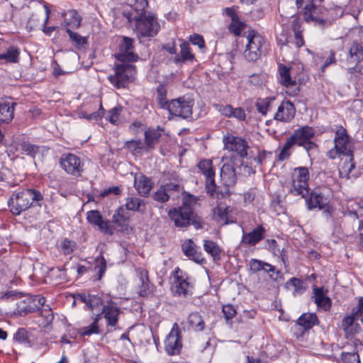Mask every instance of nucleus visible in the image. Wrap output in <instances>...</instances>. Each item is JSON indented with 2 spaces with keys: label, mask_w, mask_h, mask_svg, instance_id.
<instances>
[{
  "label": "nucleus",
  "mask_w": 363,
  "mask_h": 363,
  "mask_svg": "<svg viewBox=\"0 0 363 363\" xmlns=\"http://www.w3.org/2000/svg\"><path fill=\"white\" fill-rule=\"evenodd\" d=\"M194 100L185 96L170 100L167 109L172 116L189 119L192 117Z\"/></svg>",
  "instance_id": "obj_11"
},
{
  "label": "nucleus",
  "mask_w": 363,
  "mask_h": 363,
  "mask_svg": "<svg viewBox=\"0 0 363 363\" xmlns=\"http://www.w3.org/2000/svg\"><path fill=\"white\" fill-rule=\"evenodd\" d=\"M314 301L317 306L324 311H328L332 307V301L323 292V288H314L313 289Z\"/></svg>",
  "instance_id": "obj_31"
},
{
  "label": "nucleus",
  "mask_w": 363,
  "mask_h": 363,
  "mask_svg": "<svg viewBox=\"0 0 363 363\" xmlns=\"http://www.w3.org/2000/svg\"><path fill=\"white\" fill-rule=\"evenodd\" d=\"M245 24L241 22L240 19L231 21L228 26V30L231 33H233L235 36H239L241 34L242 30L245 28Z\"/></svg>",
  "instance_id": "obj_52"
},
{
  "label": "nucleus",
  "mask_w": 363,
  "mask_h": 363,
  "mask_svg": "<svg viewBox=\"0 0 363 363\" xmlns=\"http://www.w3.org/2000/svg\"><path fill=\"white\" fill-rule=\"evenodd\" d=\"M286 284L287 287H289V286H292L294 289L295 293H302L305 289V287L303 286V281L301 279L296 278V277L291 278L286 283Z\"/></svg>",
  "instance_id": "obj_59"
},
{
  "label": "nucleus",
  "mask_w": 363,
  "mask_h": 363,
  "mask_svg": "<svg viewBox=\"0 0 363 363\" xmlns=\"http://www.w3.org/2000/svg\"><path fill=\"white\" fill-rule=\"evenodd\" d=\"M199 172L206 178V191L208 194L213 195L216 191V184L215 182V169L211 159H201L196 164Z\"/></svg>",
  "instance_id": "obj_15"
},
{
  "label": "nucleus",
  "mask_w": 363,
  "mask_h": 363,
  "mask_svg": "<svg viewBox=\"0 0 363 363\" xmlns=\"http://www.w3.org/2000/svg\"><path fill=\"white\" fill-rule=\"evenodd\" d=\"M133 22L135 23V29L141 37H154L160 29L157 18L152 13H148L146 15L142 16L141 18L133 20Z\"/></svg>",
  "instance_id": "obj_10"
},
{
  "label": "nucleus",
  "mask_w": 363,
  "mask_h": 363,
  "mask_svg": "<svg viewBox=\"0 0 363 363\" xmlns=\"http://www.w3.org/2000/svg\"><path fill=\"white\" fill-rule=\"evenodd\" d=\"M14 341L31 346L28 331L25 328H19L13 335Z\"/></svg>",
  "instance_id": "obj_48"
},
{
  "label": "nucleus",
  "mask_w": 363,
  "mask_h": 363,
  "mask_svg": "<svg viewBox=\"0 0 363 363\" xmlns=\"http://www.w3.org/2000/svg\"><path fill=\"white\" fill-rule=\"evenodd\" d=\"M349 63L359 64L363 62V46L361 43L354 41L349 49L347 58Z\"/></svg>",
  "instance_id": "obj_32"
},
{
  "label": "nucleus",
  "mask_w": 363,
  "mask_h": 363,
  "mask_svg": "<svg viewBox=\"0 0 363 363\" xmlns=\"http://www.w3.org/2000/svg\"><path fill=\"white\" fill-rule=\"evenodd\" d=\"M204 250L209 254L214 260H220L221 250L218 245L210 240H205L203 243Z\"/></svg>",
  "instance_id": "obj_41"
},
{
  "label": "nucleus",
  "mask_w": 363,
  "mask_h": 363,
  "mask_svg": "<svg viewBox=\"0 0 363 363\" xmlns=\"http://www.w3.org/2000/svg\"><path fill=\"white\" fill-rule=\"evenodd\" d=\"M194 60V55L191 53L189 42L184 41L180 45V54L176 55L174 62L176 65L184 63L186 61L192 62Z\"/></svg>",
  "instance_id": "obj_34"
},
{
  "label": "nucleus",
  "mask_w": 363,
  "mask_h": 363,
  "mask_svg": "<svg viewBox=\"0 0 363 363\" xmlns=\"http://www.w3.org/2000/svg\"><path fill=\"white\" fill-rule=\"evenodd\" d=\"M122 109L123 107L121 106H117L108 111L107 118L111 123H116L118 121Z\"/></svg>",
  "instance_id": "obj_57"
},
{
  "label": "nucleus",
  "mask_w": 363,
  "mask_h": 363,
  "mask_svg": "<svg viewBox=\"0 0 363 363\" xmlns=\"http://www.w3.org/2000/svg\"><path fill=\"white\" fill-rule=\"evenodd\" d=\"M306 198V204L308 211L315 208L323 209L329 204L333 197L332 190L326 186H318L313 189Z\"/></svg>",
  "instance_id": "obj_9"
},
{
  "label": "nucleus",
  "mask_w": 363,
  "mask_h": 363,
  "mask_svg": "<svg viewBox=\"0 0 363 363\" xmlns=\"http://www.w3.org/2000/svg\"><path fill=\"white\" fill-rule=\"evenodd\" d=\"M134 40L127 36H123L118 45V52L114 55L115 58L121 62H135L139 60L138 54L133 52Z\"/></svg>",
  "instance_id": "obj_13"
},
{
  "label": "nucleus",
  "mask_w": 363,
  "mask_h": 363,
  "mask_svg": "<svg viewBox=\"0 0 363 363\" xmlns=\"http://www.w3.org/2000/svg\"><path fill=\"white\" fill-rule=\"evenodd\" d=\"M320 58L325 59L324 63L320 67V71L322 73H324L326 68L330 65L336 64L335 52L333 50H330L329 55L328 56H321Z\"/></svg>",
  "instance_id": "obj_53"
},
{
  "label": "nucleus",
  "mask_w": 363,
  "mask_h": 363,
  "mask_svg": "<svg viewBox=\"0 0 363 363\" xmlns=\"http://www.w3.org/2000/svg\"><path fill=\"white\" fill-rule=\"evenodd\" d=\"M147 6V0H133L126 8L123 9V16L128 20V23H132L133 20L147 14L146 13Z\"/></svg>",
  "instance_id": "obj_19"
},
{
  "label": "nucleus",
  "mask_w": 363,
  "mask_h": 363,
  "mask_svg": "<svg viewBox=\"0 0 363 363\" xmlns=\"http://www.w3.org/2000/svg\"><path fill=\"white\" fill-rule=\"evenodd\" d=\"M174 281L171 286V291L174 296L186 298L193 294L194 285L189 282V277L186 273L176 267L172 272Z\"/></svg>",
  "instance_id": "obj_8"
},
{
  "label": "nucleus",
  "mask_w": 363,
  "mask_h": 363,
  "mask_svg": "<svg viewBox=\"0 0 363 363\" xmlns=\"http://www.w3.org/2000/svg\"><path fill=\"white\" fill-rule=\"evenodd\" d=\"M167 91L165 85L160 84L157 87V101L159 106L164 110H167L170 101L167 99Z\"/></svg>",
  "instance_id": "obj_42"
},
{
  "label": "nucleus",
  "mask_w": 363,
  "mask_h": 363,
  "mask_svg": "<svg viewBox=\"0 0 363 363\" xmlns=\"http://www.w3.org/2000/svg\"><path fill=\"white\" fill-rule=\"evenodd\" d=\"M296 109L294 104L289 100L283 101L279 106L274 119L283 122L291 121L295 116Z\"/></svg>",
  "instance_id": "obj_25"
},
{
  "label": "nucleus",
  "mask_w": 363,
  "mask_h": 363,
  "mask_svg": "<svg viewBox=\"0 0 363 363\" xmlns=\"http://www.w3.org/2000/svg\"><path fill=\"white\" fill-rule=\"evenodd\" d=\"M66 32L68 34L70 40L72 42H74L77 46H79V45L82 46L84 44H86L87 40H86V38L82 37L77 33H75V32L71 30L70 28H67L66 29Z\"/></svg>",
  "instance_id": "obj_55"
},
{
  "label": "nucleus",
  "mask_w": 363,
  "mask_h": 363,
  "mask_svg": "<svg viewBox=\"0 0 363 363\" xmlns=\"http://www.w3.org/2000/svg\"><path fill=\"white\" fill-rule=\"evenodd\" d=\"M125 206L127 210L134 212L144 213L146 210V203L144 200L138 197H128Z\"/></svg>",
  "instance_id": "obj_39"
},
{
  "label": "nucleus",
  "mask_w": 363,
  "mask_h": 363,
  "mask_svg": "<svg viewBox=\"0 0 363 363\" xmlns=\"http://www.w3.org/2000/svg\"><path fill=\"white\" fill-rule=\"evenodd\" d=\"M16 103H0V123H9L14 116Z\"/></svg>",
  "instance_id": "obj_36"
},
{
  "label": "nucleus",
  "mask_w": 363,
  "mask_h": 363,
  "mask_svg": "<svg viewBox=\"0 0 363 363\" xmlns=\"http://www.w3.org/2000/svg\"><path fill=\"white\" fill-rule=\"evenodd\" d=\"M78 299L91 311L100 310L101 307L105 306L102 298L99 295L81 294L78 295Z\"/></svg>",
  "instance_id": "obj_30"
},
{
  "label": "nucleus",
  "mask_w": 363,
  "mask_h": 363,
  "mask_svg": "<svg viewBox=\"0 0 363 363\" xmlns=\"http://www.w3.org/2000/svg\"><path fill=\"white\" fill-rule=\"evenodd\" d=\"M87 221L95 226H97L99 230L106 235H112L113 234V229L109 223V221L104 220L102 216L96 210H91L86 213Z\"/></svg>",
  "instance_id": "obj_23"
},
{
  "label": "nucleus",
  "mask_w": 363,
  "mask_h": 363,
  "mask_svg": "<svg viewBox=\"0 0 363 363\" xmlns=\"http://www.w3.org/2000/svg\"><path fill=\"white\" fill-rule=\"evenodd\" d=\"M232 213V207L220 204L213 209V219L222 225L234 223L236 222V218Z\"/></svg>",
  "instance_id": "obj_22"
},
{
  "label": "nucleus",
  "mask_w": 363,
  "mask_h": 363,
  "mask_svg": "<svg viewBox=\"0 0 363 363\" xmlns=\"http://www.w3.org/2000/svg\"><path fill=\"white\" fill-rule=\"evenodd\" d=\"M64 19L62 26L71 28H78L81 26L82 17L74 9H70L61 13Z\"/></svg>",
  "instance_id": "obj_29"
},
{
  "label": "nucleus",
  "mask_w": 363,
  "mask_h": 363,
  "mask_svg": "<svg viewBox=\"0 0 363 363\" xmlns=\"http://www.w3.org/2000/svg\"><path fill=\"white\" fill-rule=\"evenodd\" d=\"M182 250L185 256L189 259L197 264H202L206 262V259L199 247L191 239H188L182 245Z\"/></svg>",
  "instance_id": "obj_24"
},
{
  "label": "nucleus",
  "mask_w": 363,
  "mask_h": 363,
  "mask_svg": "<svg viewBox=\"0 0 363 363\" xmlns=\"http://www.w3.org/2000/svg\"><path fill=\"white\" fill-rule=\"evenodd\" d=\"M249 264L250 269L253 273H257L261 270L265 272V270L272 269V264L257 259H252L250 261Z\"/></svg>",
  "instance_id": "obj_47"
},
{
  "label": "nucleus",
  "mask_w": 363,
  "mask_h": 363,
  "mask_svg": "<svg viewBox=\"0 0 363 363\" xmlns=\"http://www.w3.org/2000/svg\"><path fill=\"white\" fill-rule=\"evenodd\" d=\"M220 179L226 186H234L237 182L235 169L230 164H224L220 169Z\"/></svg>",
  "instance_id": "obj_28"
},
{
  "label": "nucleus",
  "mask_w": 363,
  "mask_h": 363,
  "mask_svg": "<svg viewBox=\"0 0 363 363\" xmlns=\"http://www.w3.org/2000/svg\"><path fill=\"white\" fill-rule=\"evenodd\" d=\"M60 164L65 172L76 177L82 176L84 172V162L79 157L72 153L62 155Z\"/></svg>",
  "instance_id": "obj_14"
},
{
  "label": "nucleus",
  "mask_w": 363,
  "mask_h": 363,
  "mask_svg": "<svg viewBox=\"0 0 363 363\" xmlns=\"http://www.w3.org/2000/svg\"><path fill=\"white\" fill-rule=\"evenodd\" d=\"M20 53V49L17 46L11 45L6 52L1 53V59L6 63L15 64L19 61Z\"/></svg>",
  "instance_id": "obj_40"
},
{
  "label": "nucleus",
  "mask_w": 363,
  "mask_h": 363,
  "mask_svg": "<svg viewBox=\"0 0 363 363\" xmlns=\"http://www.w3.org/2000/svg\"><path fill=\"white\" fill-rule=\"evenodd\" d=\"M186 200L182 201V206L177 208L169 209L168 216L170 220L174 222L175 227L179 228H186L192 225L195 229L202 228L203 220L189 206Z\"/></svg>",
  "instance_id": "obj_2"
},
{
  "label": "nucleus",
  "mask_w": 363,
  "mask_h": 363,
  "mask_svg": "<svg viewBox=\"0 0 363 363\" xmlns=\"http://www.w3.org/2000/svg\"><path fill=\"white\" fill-rule=\"evenodd\" d=\"M61 249L65 255H70L76 248L77 244L74 241L67 238L64 239L61 242Z\"/></svg>",
  "instance_id": "obj_54"
},
{
  "label": "nucleus",
  "mask_w": 363,
  "mask_h": 363,
  "mask_svg": "<svg viewBox=\"0 0 363 363\" xmlns=\"http://www.w3.org/2000/svg\"><path fill=\"white\" fill-rule=\"evenodd\" d=\"M40 316L43 318L42 325L44 328L51 325L54 320L53 313L49 306H45V307L41 310Z\"/></svg>",
  "instance_id": "obj_49"
},
{
  "label": "nucleus",
  "mask_w": 363,
  "mask_h": 363,
  "mask_svg": "<svg viewBox=\"0 0 363 363\" xmlns=\"http://www.w3.org/2000/svg\"><path fill=\"white\" fill-rule=\"evenodd\" d=\"M247 43L244 57L249 62L257 61L263 54L266 47L264 37L255 30H250L247 35Z\"/></svg>",
  "instance_id": "obj_6"
},
{
  "label": "nucleus",
  "mask_w": 363,
  "mask_h": 363,
  "mask_svg": "<svg viewBox=\"0 0 363 363\" xmlns=\"http://www.w3.org/2000/svg\"><path fill=\"white\" fill-rule=\"evenodd\" d=\"M154 183L152 179L142 173L135 176L134 186L142 196H146L152 189Z\"/></svg>",
  "instance_id": "obj_26"
},
{
  "label": "nucleus",
  "mask_w": 363,
  "mask_h": 363,
  "mask_svg": "<svg viewBox=\"0 0 363 363\" xmlns=\"http://www.w3.org/2000/svg\"><path fill=\"white\" fill-rule=\"evenodd\" d=\"M182 348L181 330L175 323L164 340V350L169 355H177L180 353Z\"/></svg>",
  "instance_id": "obj_17"
},
{
  "label": "nucleus",
  "mask_w": 363,
  "mask_h": 363,
  "mask_svg": "<svg viewBox=\"0 0 363 363\" xmlns=\"http://www.w3.org/2000/svg\"><path fill=\"white\" fill-rule=\"evenodd\" d=\"M318 8L313 6L312 8H309V9H306L303 11V18L306 22H314L315 23H318L320 25H323L325 23V20L321 17L318 16Z\"/></svg>",
  "instance_id": "obj_45"
},
{
  "label": "nucleus",
  "mask_w": 363,
  "mask_h": 363,
  "mask_svg": "<svg viewBox=\"0 0 363 363\" xmlns=\"http://www.w3.org/2000/svg\"><path fill=\"white\" fill-rule=\"evenodd\" d=\"M152 198L155 201L160 203H165L169 201L170 194H167L163 186L160 187L153 194Z\"/></svg>",
  "instance_id": "obj_51"
},
{
  "label": "nucleus",
  "mask_w": 363,
  "mask_h": 363,
  "mask_svg": "<svg viewBox=\"0 0 363 363\" xmlns=\"http://www.w3.org/2000/svg\"><path fill=\"white\" fill-rule=\"evenodd\" d=\"M222 312L226 323L228 324H231L233 318H234L237 314V311L235 306L232 304L224 305L222 308Z\"/></svg>",
  "instance_id": "obj_50"
},
{
  "label": "nucleus",
  "mask_w": 363,
  "mask_h": 363,
  "mask_svg": "<svg viewBox=\"0 0 363 363\" xmlns=\"http://www.w3.org/2000/svg\"><path fill=\"white\" fill-rule=\"evenodd\" d=\"M187 323L195 332H201L206 327L203 317L199 312L191 313L188 316Z\"/></svg>",
  "instance_id": "obj_37"
},
{
  "label": "nucleus",
  "mask_w": 363,
  "mask_h": 363,
  "mask_svg": "<svg viewBox=\"0 0 363 363\" xmlns=\"http://www.w3.org/2000/svg\"><path fill=\"white\" fill-rule=\"evenodd\" d=\"M278 72L279 76V81L282 85L286 87L296 85V81L293 80L291 77L289 67L284 64H279L278 67Z\"/></svg>",
  "instance_id": "obj_38"
},
{
  "label": "nucleus",
  "mask_w": 363,
  "mask_h": 363,
  "mask_svg": "<svg viewBox=\"0 0 363 363\" xmlns=\"http://www.w3.org/2000/svg\"><path fill=\"white\" fill-rule=\"evenodd\" d=\"M266 232L262 225H257L249 233L243 231L240 244L246 247H254L264 238Z\"/></svg>",
  "instance_id": "obj_21"
},
{
  "label": "nucleus",
  "mask_w": 363,
  "mask_h": 363,
  "mask_svg": "<svg viewBox=\"0 0 363 363\" xmlns=\"http://www.w3.org/2000/svg\"><path fill=\"white\" fill-rule=\"evenodd\" d=\"M318 324L319 321L315 313H303L298 318L295 326L296 329L298 331V333H296V337H303L306 332Z\"/></svg>",
  "instance_id": "obj_20"
},
{
  "label": "nucleus",
  "mask_w": 363,
  "mask_h": 363,
  "mask_svg": "<svg viewBox=\"0 0 363 363\" xmlns=\"http://www.w3.org/2000/svg\"><path fill=\"white\" fill-rule=\"evenodd\" d=\"M309 170L306 167L294 168L291 176V187L289 192L294 196H301L302 198L308 194Z\"/></svg>",
  "instance_id": "obj_7"
},
{
  "label": "nucleus",
  "mask_w": 363,
  "mask_h": 363,
  "mask_svg": "<svg viewBox=\"0 0 363 363\" xmlns=\"http://www.w3.org/2000/svg\"><path fill=\"white\" fill-rule=\"evenodd\" d=\"M113 223L121 227V230L126 229L129 223V217L124 215V209L120 207L113 216Z\"/></svg>",
  "instance_id": "obj_46"
},
{
  "label": "nucleus",
  "mask_w": 363,
  "mask_h": 363,
  "mask_svg": "<svg viewBox=\"0 0 363 363\" xmlns=\"http://www.w3.org/2000/svg\"><path fill=\"white\" fill-rule=\"evenodd\" d=\"M137 72L136 67L129 62L115 65L114 74L108 76L110 83L116 89H124L133 82Z\"/></svg>",
  "instance_id": "obj_4"
},
{
  "label": "nucleus",
  "mask_w": 363,
  "mask_h": 363,
  "mask_svg": "<svg viewBox=\"0 0 363 363\" xmlns=\"http://www.w3.org/2000/svg\"><path fill=\"white\" fill-rule=\"evenodd\" d=\"M79 333L81 336H90L93 334H99L100 330L99 325L91 323L89 326L80 328Z\"/></svg>",
  "instance_id": "obj_58"
},
{
  "label": "nucleus",
  "mask_w": 363,
  "mask_h": 363,
  "mask_svg": "<svg viewBox=\"0 0 363 363\" xmlns=\"http://www.w3.org/2000/svg\"><path fill=\"white\" fill-rule=\"evenodd\" d=\"M95 266L94 267V270L96 272V276H94V280L99 281L103 277L105 274L107 268L106 261L104 256L100 255L96 257L95 259Z\"/></svg>",
  "instance_id": "obj_43"
},
{
  "label": "nucleus",
  "mask_w": 363,
  "mask_h": 363,
  "mask_svg": "<svg viewBox=\"0 0 363 363\" xmlns=\"http://www.w3.org/2000/svg\"><path fill=\"white\" fill-rule=\"evenodd\" d=\"M21 150L27 155L35 157V155L40 151V147L36 145L24 143L21 145Z\"/></svg>",
  "instance_id": "obj_56"
},
{
  "label": "nucleus",
  "mask_w": 363,
  "mask_h": 363,
  "mask_svg": "<svg viewBox=\"0 0 363 363\" xmlns=\"http://www.w3.org/2000/svg\"><path fill=\"white\" fill-rule=\"evenodd\" d=\"M335 149L342 155L349 157V160L345 161L342 165V169L349 175L355 167L354 160V147L352 142L345 128L342 126L336 130L334 138Z\"/></svg>",
  "instance_id": "obj_3"
},
{
  "label": "nucleus",
  "mask_w": 363,
  "mask_h": 363,
  "mask_svg": "<svg viewBox=\"0 0 363 363\" xmlns=\"http://www.w3.org/2000/svg\"><path fill=\"white\" fill-rule=\"evenodd\" d=\"M291 38L289 29H285L283 27L281 33L277 37V43L280 45L289 44L291 42Z\"/></svg>",
  "instance_id": "obj_62"
},
{
  "label": "nucleus",
  "mask_w": 363,
  "mask_h": 363,
  "mask_svg": "<svg viewBox=\"0 0 363 363\" xmlns=\"http://www.w3.org/2000/svg\"><path fill=\"white\" fill-rule=\"evenodd\" d=\"M267 243L269 244V250L276 255H280L281 257V260L284 263L286 262V256L283 254V250H281L279 248V245L277 242L274 239H268L267 240Z\"/></svg>",
  "instance_id": "obj_60"
},
{
  "label": "nucleus",
  "mask_w": 363,
  "mask_h": 363,
  "mask_svg": "<svg viewBox=\"0 0 363 363\" xmlns=\"http://www.w3.org/2000/svg\"><path fill=\"white\" fill-rule=\"evenodd\" d=\"M162 136L160 130L152 128H148L144 133V145L145 147V152L155 148L156 145L159 143L160 138Z\"/></svg>",
  "instance_id": "obj_27"
},
{
  "label": "nucleus",
  "mask_w": 363,
  "mask_h": 363,
  "mask_svg": "<svg viewBox=\"0 0 363 363\" xmlns=\"http://www.w3.org/2000/svg\"><path fill=\"white\" fill-rule=\"evenodd\" d=\"M45 298L43 296L28 294L23 300L17 303V313L21 316H25L40 310L45 304Z\"/></svg>",
  "instance_id": "obj_12"
},
{
  "label": "nucleus",
  "mask_w": 363,
  "mask_h": 363,
  "mask_svg": "<svg viewBox=\"0 0 363 363\" xmlns=\"http://www.w3.org/2000/svg\"><path fill=\"white\" fill-rule=\"evenodd\" d=\"M342 361L344 363H360L359 356L356 352L342 353Z\"/></svg>",
  "instance_id": "obj_63"
},
{
  "label": "nucleus",
  "mask_w": 363,
  "mask_h": 363,
  "mask_svg": "<svg viewBox=\"0 0 363 363\" xmlns=\"http://www.w3.org/2000/svg\"><path fill=\"white\" fill-rule=\"evenodd\" d=\"M43 201L44 196L40 191L24 188L13 191L7 205L11 213L17 216L31 208L42 207Z\"/></svg>",
  "instance_id": "obj_1"
},
{
  "label": "nucleus",
  "mask_w": 363,
  "mask_h": 363,
  "mask_svg": "<svg viewBox=\"0 0 363 363\" xmlns=\"http://www.w3.org/2000/svg\"><path fill=\"white\" fill-rule=\"evenodd\" d=\"M137 272L141 282L138 291L139 296L147 297L151 293L148 272L146 269L142 268H139Z\"/></svg>",
  "instance_id": "obj_35"
},
{
  "label": "nucleus",
  "mask_w": 363,
  "mask_h": 363,
  "mask_svg": "<svg viewBox=\"0 0 363 363\" xmlns=\"http://www.w3.org/2000/svg\"><path fill=\"white\" fill-rule=\"evenodd\" d=\"M124 147L128 150L133 155H137L145 152V147L141 140H128L124 144Z\"/></svg>",
  "instance_id": "obj_44"
},
{
  "label": "nucleus",
  "mask_w": 363,
  "mask_h": 363,
  "mask_svg": "<svg viewBox=\"0 0 363 363\" xmlns=\"http://www.w3.org/2000/svg\"><path fill=\"white\" fill-rule=\"evenodd\" d=\"M230 187L224 186L223 189L220 186H216V191L213 195H210L211 196L216 197L218 199H223L230 195Z\"/></svg>",
  "instance_id": "obj_64"
},
{
  "label": "nucleus",
  "mask_w": 363,
  "mask_h": 363,
  "mask_svg": "<svg viewBox=\"0 0 363 363\" xmlns=\"http://www.w3.org/2000/svg\"><path fill=\"white\" fill-rule=\"evenodd\" d=\"M294 145L291 144V143L287 138L286 143L283 146L281 150L280 151V152L278 155V159L281 161H284V160L289 159V157L291 156L290 149Z\"/></svg>",
  "instance_id": "obj_61"
},
{
  "label": "nucleus",
  "mask_w": 363,
  "mask_h": 363,
  "mask_svg": "<svg viewBox=\"0 0 363 363\" xmlns=\"http://www.w3.org/2000/svg\"><path fill=\"white\" fill-rule=\"evenodd\" d=\"M223 143L225 150L235 152L242 158L247 156L249 145L245 139L233 135H225L223 138Z\"/></svg>",
  "instance_id": "obj_18"
},
{
  "label": "nucleus",
  "mask_w": 363,
  "mask_h": 363,
  "mask_svg": "<svg viewBox=\"0 0 363 363\" xmlns=\"http://www.w3.org/2000/svg\"><path fill=\"white\" fill-rule=\"evenodd\" d=\"M102 313H104V318L106 321L107 333L111 332L112 329H121L118 322L121 311L116 303L111 299L107 301L106 304L102 308Z\"/></svg>",
  "instance_id": "obj_16"
},
{
  "label": "nucleus",
  "mask_w": 363,
  "mask_h": 363,
  "mask_svg": "<svg viewBox=\"0 0 363 363\" xmlns=\"http://www.w3.org/2000/svg\"><path fill=\"white\" fill-rule=\"evenodd\" d=\"M315 131L313 128L304 125L294 131L288 139L293 145L302 147L311 157V152L318 149V145L312 140L314 138Z\"/></svg>",
  "instance_id": "obj_5"
},
{
  "label": "nucleus",
  "mask_w": 363,
  "mask_h": 363,
  "mask_svg": "<svg viewBox=\"0 0 363 363\" xmlns=\"http://www.w3.org/2000/svg\"><path fill=\"white\" fill-rule=\"evenodd\" d=\"M291 26L294 34V44L296 48H301L305 44L302 34L303 30L302 28V21L298 17L294 16L292 17Z\"/></svg>",
  "instance_id": "obj_33"
}]
</instances>
